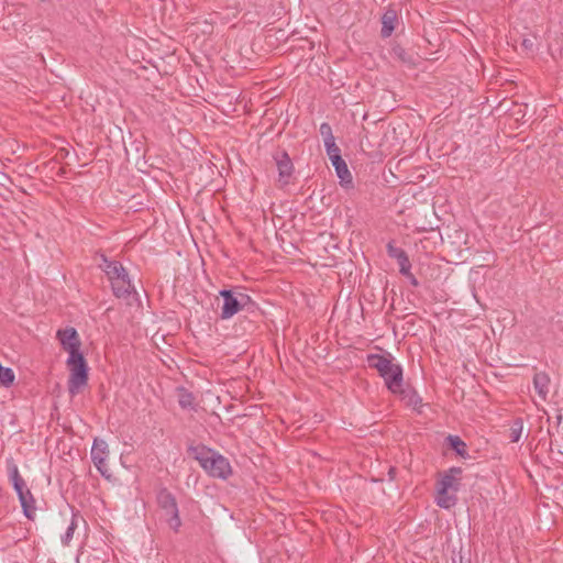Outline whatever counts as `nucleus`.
I'll return each instance as SVG.
<instances>
[{"mask_svg": "<svg viewBox=\"0 0 563 563\" xmlns=\"http://www.w3.org/2000/svg\"><path fill=\"white\" fill-rule=\"evenodd\" d=\"M187 452L212 477L227 479L232 474L229 460L203 444L190 445Z\"/></svg>", "mask_w": 563, "mask_h": 563, "instance_id": "nucleus-1", "label": "nucleus"}, {"mask_svg": "<svg viewBox=\"0 0 563 563\" xmlns=\"http://www.w3.org/2000/svg\"><path fill=\"white\" fill-rule=\"evenodd\" d=\"M368 366L375 368L384 379L387 389L395 394L404 386V371L400 364L393 362V356L387 353L367 355Z\"/></svg>", "mask_w": 563, "mask_h": 563, "instance_id": "nucleus-2", "label": "nucleus"}, {"mask_svg": "<svg viewBox=\"0 0 563 563\" xmlns=\"http://www.w3.org/2000/svg\"><path fill=\"white\" fill-rule=\"evenodd\" d=\"M7 470L9 479L12 483V486L19 497L23 514L26 518L33 519L35 516L36 507L35 499L31 490L27 488L24 479L19 473L16 464L12 460L7 462Z\"/></svg>", "mask_w": 563, "mask_h": 563, "instance_id": "nucleus-3", "label": "nucleus"}, {"mask_svg": "<svg viewBox=\"0 0 563 563\" xmlns=\"http://www.w3.org/2000/svg\"><path fill=\"white\" fill-rule=\"evenodd\" d=\"M66 364L69 369L68 393L75 396L88 384L89 367L81 352L77 354L71 353Z\"/></svg>", "mask_w": 563, "mask_h": 563, "instance_id": "nucleus-4", "label": "nucleus"}, {"mask_svg": "<svg viewBox=\"0 0 563 563\" xmlns=\"http://www.w3.org/2000/svg\"><path fill=\"white\" fill-rule=\"evenodd\" d=\"M219 294L223 299L220 313V317L223 320L232 318L251 303V297L240 291L239 288L222 289Z\"/></svg>", "mask_w": 563, "mask_h": 563, "instance_id": "nucleus-5", "label": "nucleus"}, {"mask_svg": "<svg viewBox=\"0 0 563 563\" xmlns=\"http://www.w3.org/2000/svg\"><path fill=\"white\" fill-rule=\"evenodd\" d=\"M156 500L166 517L169 528L178 532L181 527V519L175 496L167 488H161L157 493Z\"/></svg>", "mask_w": 563, "mask_h": 563, "instance_id": "nucleus-6", "label": "nucleus"}, {"mask_svg": "<svg viewBox=\"0 0 563 563\" xmlns=\"http://www.w3.org/2000/svg\"><path fill=\"white\" fill-rule=\"evenodd\" d=\"M98 266L106 273L110 282H130V275L123 265L115 260H109L106 255H100Z\"/></svg>", "mask_w": 563, "mask_h": 563, "instance_id": "nucleus-7", "label": "nucleus"}, {"mask_svg": "<svg viewBox=\"0 0 563 563\" xmlns=\"http://www.w3.org/2000/svg\"><path fill=\"white\" fill-rule=\"evenodd\" d=\"M277 170H278V183L280 187H285L290 183V178L294 173V164L288 155V153L284 150L277 151L273 155Z\"/></svg>", "mask_w": 563, "mask_h": 563, "instance_id": "nucleus-8", "label": "nucleus"}, {"mask_svg": "<svg viewBox=\"0 0 563 563\" xmlns=\"http://www.w3.org/2000/svg\"><path fill=\"white\" fill-rule=\"evenodd\" d=\"M56 336L59 340L62 347L67 351L69 355H71V353H80L81 342L75 328L67 327L65 329H59Z\"/></svg>", "mask_w": 563, "mask_h": 563, "instance_id": "nucleus-9", "label": "nucleus"}, {"mask_svg": "<svg viewBox=\"0 0 563 563\" xmlns=\"http://www.w3.org/2000/svg\"><path fill=\"white\" fill-rule=\"evenodd\" d=\"M386 247L388 256L396 260L399 266V272L404 276L410 278L411 282H417V279L410 274L411 264L407 253L401 247L396 246L394 241L388 242Z\"/></svg>", "mask_w": 563, "mask_h": 563, "instance_id": "nucleus-10", "label": "nucleus"}, {"mask_svg": "<svg viewBox=\"0 0 563 563\" xmlns=\"http://www.w3.org/2000/svg\"><path fill=\"white\" fill-rule=\"evenodd\" d=\"M461 467H450L446 472H444L441 476V479L437 484V488L445 490H452L454 494L459 492L461 486Z\"/></svg>", "mask_w": 563, "mask_h": 563, "instance_id": "nucleus-11", "label": "nucleus"}, {"mask_svg": "<svg viewBox=\"0 0 563 563\" xmlns=\"http://www.w3.org/2000/svg\"><path fill=\"white\" fill-rule=\"evenodd\" d=\"M113 295L118 299H122L126 305L132 306L140 303V295L133 284H110Z\"/></svg>", "mask_w": 563, "mask_h": 563, "instance_id": "nucleus-12", "label": "nucleus"}, {"mask_svg": "<svg viewBox=\"0 0 563 563\" xmlns=\"http://www.w3.org/2000/svg\"><path fill=\"white\" fill-rule=\"evenodd\" d=\"M331 163L336 172L338 177L340 178V184L345 187L351 186L352 185V175L347 168L345 161L342 158V156L335 157L334 159L331 161Z\"/></svg>", "mask_w": 563, "mask_h": 563, "instance_id": "nucleus-13", "label": "nucleus"}, {"mask_svg": "<svg viewBox=\"0 0 563 563\" xmlns=\"http://www.w3.org/2000/svg\"><path fill=\"white\" fill-rule=\"evenodd\" d=\"M397 22V12L393 9L387 10L382 16V37H389L395 31Z\"/></svg>", "mask_w": 563, "mask_h": 563, "instance_id": "nucleus-14", "label": "nucleus"}, {"mask_svg": "<svg viewBox=\"0 0 563 563\" xmlns=\"http://www.w3.org/2000/svg\"><path fill=\"white\" fill-rule=\"evenodd\" d=\"M395 395H398L407 406L412 407L413 409H418L422 406L421 397L412 388H404V386H401L400 391L395 393Z\"/></svg>", "mask_w": 563, "mask_h": 563, "instance_id": "nucleus-15", "label": "nucleus"}, {"mask_svg": "<svg viewBox=\"0 0 563 563\" xmlns=\"http://www.w3.org/2000/svg\"><path fill=\"white\" fill-rule=\"evenodd\" d=\"M550 377L544 372L536 373L533 376V386L542 400L547 399L549 393Z\"/></svg>", "mask_w": 563, "mask_h": 563, "instance_id": "nucleus-16", "label": "nucleus"}, {"mask_svg": "<svg viewBox=\"0 0 563 563\" xmlns=\"http://www.w3.org/2000/svg\"><path fill=\"white\" fill-rule=\"evenodd\" d=\"M109 455L108 444L104 440L96 438L92 443L90 451V457L92 461L101 463L102 460H107Z\"/></svg>", "mask_w": 563, "mask_h": 563, "instance_id": "nucleus-17", "label": "nucleus"}, {"mask_svg": "<svg viewBox=\"0 0 563 563\" xmlns=\"http://www.w3.org/2000/svg\"><path fill=\"white\" fill-rule=\"evenodd\" d=\"M437 493L438 495L435 498V503L440 508L450 509L457 501V498L454 493L449 494V490L443 492V489L441 488H437Z\"/></svg>", "mask_w": 563, "mask_h": 563, "instance_id": "nucleus-18", "label": "nucleus"}, {"mask_svg": "<svg viewBox=\"0 0 563 563\" xmlns=\"http://www.w3.org/2000/svg\"><path fill=\"white\" fill-rule=\"evenodd\" d=\"M178 404L183 409H195V396L185 387H177Z\"/></svg>", "mask_w": 563, "mask_h": 563, "instance_id": "nucleus-19", "label": "nucleus"}, {"mask_svg": "<svg viewBox=\"0 0 563 563\" xmlns=\"http://www.w3.org/2000/svg\"><path fill=\"white\" fill-rule=\"evenodd\" d=\"M446 441L452 450L463 459L468 456L466 443L459 435H449Z\"/></svg>", "mask_w": 563, "mask_h": 563, "instance_id": "nucleus-20", "label": "nucleus"}, {"mask_svg": "<svg viewBox=\"0 0 563 563\" xmlns=\"http://www.w3.org/2000/svg\"><path fill=\"white\" fill-rule=\"evenodd\" d=\"M77 521H78V519H77L76 515H73L70 523L68 525L65 533L62 534V537H60V541H62L63 545L67 547L70 544V541L73 540V537H74V532L77 529Z\"/></svg>", "mask_w": 563, "mask_h": 563, "instance_id": "nucleus-21", "label": "nucleus"}, {"mask_svg": "<svg viewBox=\"0 0 563 563\" xmlns=\"http://www.w3.org/2000/svg\"><path fill=\"white\" fill-rule=\"evenodd\" d=\"M522 430H523V421L521 418H517L511 427H510V432H509V439L512 443H516L520 440L521 438V434H522Z\"/></svg>", "mask_w": 563, "mask_h": 563, "instance_id": "nucleus-22", "label": "nucleus"}, {"mask_svg": "<svg viewBox=\"0 0 563 563\" xmlns=\"http://www.w3.org/2000/svg\"><path fill=\"white\" fill-rule=\"evenodd\" d=\"M14 378V372L10 367H4L0 364V385L9 387L13 384Z\"/></svg>", "mask_w": 563, "mask_h": 563, "instance_id": "nucleus-23", "label": "nucleus"}, {"mask_svg": "<svg viewBox=\"0 0 563 563\" xmlns=\"http://www.w3.org/2000/svg\"><path fill=\"white\" fill-rule=\"evenodd\" d=\"M319 131H320L321 136L323 137L324 143L335 140V137L332 133V128L328 122L321 123Z\"/></svg>", "mask_w": 563, "mask_h": 563, "instance_id": "nucleus-24", "label": "nucleus"}, {"mask_svg": "<svg viewBox=\"0 0 563 563\" xmlns=\"http://www.w3.org/2000/svg\"><path fill=\"white\" fill-rule=\"evenodd\" d=\"M324 146H325V151H327V154H328L330 161L334 159L335 157H340L341 156V150L335 144V140L331 141V142H328V143H324Z\"/></svg>", "mask_w": 563, "mask_h": 563, "instance_id": "nucleus-25", "label": "nucleus"}, {"mask_svg": "<svg viewBox=\"0 0 563 563\" xmlns=\"http://www.w3.org/2000/svg\"><path fill=\"white\" fill-rule=\"evenodd\" d=\"M483 269H485V274L483 275L484 278H493V276L487 275V273L490 272V268H487L486 266L481 265L471 271V275H470L471 279L476 282L479 278L481 271H483Z\"/></svg>", "mask_w": 563, "mask_h": 563, "instance_id": "nucleus-26", "label": "nucleus"}, {"mask_svg": "<svg viewBox=\"0 0 563 563\" xmlns=\"http://www.w3.org/2000/svg\"><path fill=\"white\" fill-rule=\"evenodd\" d=\"M107 460H102L101 463H98L97 460L96 461H92L95 466L97 467V470L100 472V474L106 477V478H110L111 474L109 473V468H108V465H107Z\"/></svg>", "mask_w": 563, "mask_h": 563, "instance_id": "nucleus-27", "label": "nucleus"}, {"mask_svg": "<svg viewBox=\"0 0 563 563\" xmlns=\"http://www.w3.org/2000/svg\"><path fill=\"white\" fill-rule=\"evenodd\" d=\"M394 52L397 56H399L402 60H405V57H404L405 49L402 47L397 46L394 48Z\"/></svg>", "mask_w": 563, "mask_h": 563, "instance_id": "nucleus-28", "label": "nucleus"}, {"mask_svg": "<svg viewBox=\"0 0 563 563\" xmlns=\"http://www.w3.org/2000/svg\"><path fill=\"white\" fill-rule=\"evenodd\" d=\"M523 45L528 46L527 40H523Z\"/></svg>", "mask_w": 563, "mask_h": 563, "instance_id": "nucleus-29", "label": "nucleus"}, {"mask_svg": "<svg viewBox=\"0 0 563 563\" xmlns=\"http://www.w3.org/2000/svg\"><path fill=\"white\" fill-rule=\"evenodd\" d=\"M523 45L528 46L527 40H523Z\"/></svg>", "mask_w": 563, "mask_h": 563, "instance_id": "nucleus-30", "label": "nucleus"}]
</instances>
